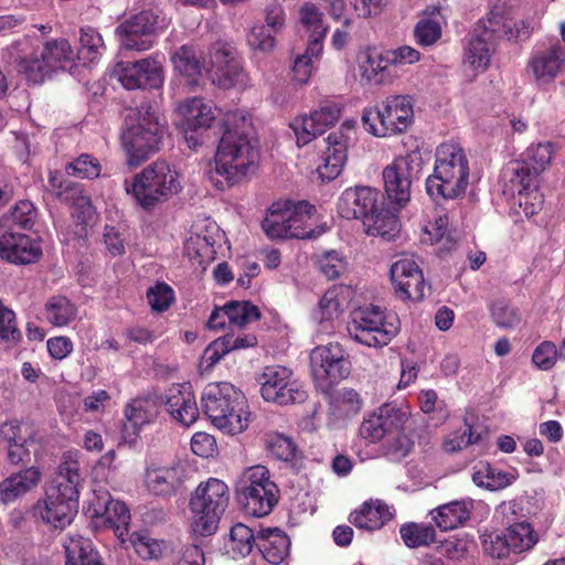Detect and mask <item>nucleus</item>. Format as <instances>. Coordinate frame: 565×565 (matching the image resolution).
<instances>
[{
    "label": "nucleus",
    "instance_id": "f257e3e1",
    "mask_svg": "<svg viewBox=\"0 0 565 565\" xmlns=\"http://www.w3.org/2000/svg\"><path fill=\"white\" fill-rule=\"evenodd\" d=\"M259 163L257 142L245 132L225 130L210 169V179L218 190H227L255 173Z\"/></svg>",
    "mask_w": 565,
    "mask_h": 565
},
{
    "label": "nucleus",
    "instance_id": "f03ea898",
    "mask_svg": "<svg viewBox=\"0 0 565 565\" xmlns=\"http://www.w3.org/2000/svg\"><path fill=\"white\" fill-rule=\"evenodd\" d=\"M12 54L19 71L29 82L41 84L58 71L71 68L75 53L65 39L46 41L40 49L26 35L12 45Z\"/></svg>",
    "mask_w": 565,
    "mask_h": 565
},
{
    "label": "nucleus",
    "instance_id": "7ed1b4c3",
    "mask_svg": "<svg viewBox=\"0 0 565 565\" xmlns=\"http://www.w3.org/2000/svg\"><path fill=\"white\" fill-rule=\"evenodd\" d=\"M469 177L470 166L463 148L444 142L436 149L434 171L426 179V192L435 201L456 200L466 193Z\"/></svg>",
    "mask_w": 565,
    "mask_h": 565
},
{
    "label": "nucleus",
    "instance_id": "20e7f679",
    "mask_svg": "<svg viewBox=\"0 0 565 565\" xmlns=\"http://www.w3.org/2000/svg\"><path fill=\"white\" fill-rule=\"evenodd\" d=\"M164 134V124L150 105L131 109L121 131V147L127 157V164L136 168L159 151Z\"/></svg>",
    "mask_w": 565,
    "mask_h": 565
},
{
    "label": "nucleus",
    "instance_id": "39448f33",
    "mask_svg": "<svg viewBox=\"0 0 565 565\" xmlns=\"http://www.w3.org/2000/svg\"><path fill=\"white\" fill-rule=\"evenodd\" d=\"M201 404L211 423L225 434H241L249 425L250 413L244 395L228 382L209 383Z\"/></svg>",
    "mask_w": 565,
    "mask_h": 565
},
{
    "label": "nucleus",
    "instance_id": "423d86ee",
    "mask_svg": "<svg viewBox=\"0 0 565 565\" xmlns=\"http://www.w3.org/2000/svg\"><path fill=\"white\" fill-rule=\"evenodd\" d=\"M125 183L127 193L143 209L169 200L182 189L180 173L164 160L152 162Z\"/></svg>",
    "mask_w": 565,
    "mask_h": 565
},
{
    "label": "nucleus",
    "instance_id": "0eeeda50",
    "mask_svg": "<svg viewBox=\"0 0 565 565\" xmlns=\"http://www.w3.org/2000/svg\"><path fill=\"white\" fill-rule=\"evenodd\" d=\"M230 502L227 484L216 478L201 482L191 494L189 508L192 530L202 536L212 535Z\"/></svg>",
    "mask_w": 565,
    "mask_h": 565
},
{
    "label": "nucleus",
    "instance_id": "6e6552de",
    "mask_svg": "<svg viewBox=\"0 0 565 565\" xmlns=\"http://www.w3.org/2000/svg\"><path fill=\"white\" fill-rule=\"evenodd\" d=\"M414 119V100L408 95H393L380 104L366 107L362 113L365 131L377 138L402 134Z\"/></svg>",
    "mask_w": 565,
    "mask_h": 565
},
{
    "label": "nucleus",
    "instance_id": "1a4fd4ad",
    "mask_svg": "<svg viewBox=\"0 0 565 565\" xmlns=\"http://www.w3.org/2000/svg\"><path fill=\"white\" fill-rule=\"evenodd\" d=\"M351 339L369 348L387 345L399 332V320L379 306H365L353 310L348 322Z\"/></svg>",
    "mask_w": 565,
    "mask_h": 565
},
{
    "label": "nucleus",
    "instance_id": "9d476101",
    "mask_svg": "<svg viewBox=\"0 0 565 565\" xmlns=\"http://www.w3.org/2000/svg\"><path fill=\"white\" fill-rule=\"evenodd\" d=\"M235 488L245 512L253 516L269 514L278 502V488L265 466L256 465L245 469Z\"/></svg>",
    "mask_w": 565,
    "mask_h": 565
},
{
    "label": "nucleus",
    "instance_id": "9b49d317",
    "mask_svg": "<svg viewBox=\"0 0 565 565\" xmlns=\"http://www.w3.org/2000/svg\"><path fill=\"white\" fill-rule=\"evenodd\" d=\"M49 184L73 209L72 216L75 218V230L62 233V242L70 243L74 241L81 245L87 235L86 225L95 217V209L90 202V196L82 184H70L63 189V177L58 171H50Z\"/></svg>",
    "mask_w": 565,
    "mask_h": 565
},
{
    "label": "nucleus",
    "instance_id": "f8f14e48",
    "mask_svg": "<svg viewBox=\"0 0 565 565\" xmlns=\"http://www.w3.org/2000/svg\"><path fill=\"white\" fill-rule=\"evenodd\" d=\"M210 66L206 75L214 85L221 88L245 89L250 78L242 65L235 49L225 43H215L210 49Z\"/></svg>",
    "mask_w": 565,
    "mask_h": 565
},
{
    "label": "nucleus",
    "instance_id": "ddd939ff",
    "mask_svg": "<svg viewBox=\"0 0 565 565\" xmlns=\"http://www.w3.org/2000/svg\"><path fill=\"white\" fill-rule=\"evenodd\" d=\"M419 153L409 152L399 156L383 170L385 193L390 202L404 207L411 200V188L420 171Z\"/></svg>",
    "mask_w": 565,
    "mask_h": 565
},
{
    "label": "nucleus",
    "instance_id": "4468645a",
    "mask_svg": "<svg viewBox=\"0 0 565 565\" xmlns=\"http://www.w3.org/2000/svg\"><path fill=\"white\" fill-rule=\"evenodd\" d=\"M310 367L316 385L328 391L350 374L351 363L339 343H329L311 351Z\"/></svg>",
    "mask_w": 565,
    "mask_h": 565
},
{
    "label": "nucleus",
    "instance_id": "2eb2a0df",
    "mask_svg": "<svg viewBox=\"0 0 565 565\" xmlns=\"http://www.w3.org/2000/svg\"><path fill=\"white\" fill-rule=\"evenodd\" d=\"M565 72V46L557 39L536 43L526 62V73L539 87L554 83Z\"/></svg>",
    "mask_w": 565,
    "mask_h": 565
},
{
    "label": "nucleus",
    "instance_id": "dca6fc26",
    "mask_svg": "<svg viewBox=\"0 0 565 565\" xmlns=\"http://www.w3.org/2000/svg\"><path fill=\"white\" fill-rule=\"evenodd\" d=\"M258 383L263 398L278 405L301 403L307 397L302 385L294 377L291 370L285 366H266Z\"/></svg>",
    "mask_w": 565,
    "mask_h": 565
},
{
    "label": "nucleus",
    "instance_id": "f3484780",
    "mask_svg": "<svg viewBox=\"0 0 565 565\" xmlns=\"http://www.w3.org/2000/svg\"><path fill=\"white\" fill-rule=\"evenodd\" d=\"M114 76L126 89L160 88L164 82L162 55L156 53L135 62H118Z\"/></svg>",
    "mask_w": 565,
    "mask_h": 565
},
{
    "label": "nucleus",
    "instance_id": "a211bd4d",
    "mask_svg": "<svg viewBox=\"0 0 565 565\" xmlns=\"http://www.w3.org/2000/svg\"><path fill=\"white\" fill-rule=\"evenodd\" d=\"M356 137V120L345 119L341 126L323 140L326 151L322 163L317 171L323 180H334L342 171L347 159L348 148Z\"/></svg>",
    "mask_w": 565,
    "mask_h": 565
},
{
    "label": "nucleus",
    "instance_id": "6ab92c4d",
    "mask_svg": "<svg viewBox=\"0 0 565 565\" xmlns=\"http://www.w3.org/2000/svg\"><path fill=\"white\" fill-rule=\"evenodd\" d=\"M497 31L484 21H481L476 28L466 36L463 42L462 64L466 72L471 73V78L484 73L491 62L492 53L494 52Z\"/></svg>",
    "mask_w": 565,
    "mask_h": 565
},
{
    "label": "nucleus",
    "instance_id": "aec40b11",
    "mask_svg": "<svg viewBox=\"0 0 565 565\" xmlns=\"http://www.w3.org/2000/svg\"><path fill=\"white\" fill-rule=\"evenodd\" d=\"M555 146L550 142H539L527 147L525 159L512 161L504 168L502 175L518 184H533L544 172L555 157Z\"/></svg>",
    "mask_w": 565,
    "mask_h": 565
},
{
    "label": "nucleus",
    "instance_id": "412c9836",
    "mask_svg": "<svg viewBox=\"0 0 565 565\" xmlns=\"http://www.w3.org/2000/svg\"><path fill=\"white\" fill-rule=\"evenodd\" d=\"M157 25L158 15L146 10L121 22L115 34L124 49L142 52L153 46Z\"/></svg>",
    "mask_w": 565,
    "mask_h": 565
},
{
    "label": "nucleus",
    "instance_id": "4be33fe9",
    "mask_svg": "<svg viewBox=\"0 0 565 565\" xmlns=\"http://www.w3.org/2000/svg\"><path fill=\"white\" fill-rule=\"evenodd\" d=\"M42 256V247L36 238L13 232L0 223V257L17 265L35 263Z\"/></svg>",
    "mask_w": 565,
    "mask_h": 565
},
{
    "label": "nucleus",
    "instance_id": "5701e85b",
    "mask_svg": "<svg viewBox=\"0 0 565 565\" xmlns=\"http://www.w3.org/2000/svg\"><path fill=\"white\" fill-rule=\"evenodd\" d=\"M342 110L343 107L340 103L326 102L309 115L296 118L291 128L297 136V141L306 145L318 135H322L340 119Z\"/></svg>",
    "mask_w": 565,
    "mask_h": 565
},
{
    "label": "nucleus",
    "instance_id": "b1692460",
    "mask_svg": "<svg viewBox=\"0 0 565 565\" xmlns=\"http://www.w3.org/2000/svg\"><path fill=\"white\" fill-rule=\"evenodd\" d=\"M77 509L78 500L50 489L34 505V514L55 529H64L72 523Z\"/></svg>",
    "mask_w": 565,
    "mask_h": 565
},
{
    "label": "nucleus",
    "instance_id": "393cba45",
    "mask_svg": "<svg viewBox=\"0 0 565 565\" xmlns=\"http://www.w3.org/2000/svg\"><path fill=\"white\" fill-rule=\"evenodd\" d=\"M220 236V228L215 222L205 220L204 224H194L184 243V255L191 262L205 267L215 258V244Z\"/></svg>",
    "mask_w": 565,
    "mask_h": 565
},
{
    "label": "nucleus",
    "instance_id": "a878e982",
    "mask_svg": "<svg viewBox=\"0 0 565 565\" xmlns=\"http://www.w3.org/2000/svg\"><path fill=\"white\" fill-rule=\"evenodd\" d=\"M189 478V468L184 462L172 461L167 465L148 466L145 483L149 492L156 495H170Z\"/></svg>",
    "mask_w": 565,
    "mask_h": 565
},
{
    "label": "nucleus",
    "instance_id": "bb28decb",
    "mask_svg": "<svg viewBox=\"0 0 565 565\" xmlns=\"http://www.w3.org/2000/svg\"><path fill=\"white\" fill-rule=\"evenodd\" d=\"M163 404L170 417L184 427L199 418V407L189 382L172 384L164 393Z\"/></svg>",
    "mask_w": 565,
    "mask_h": 565
},
{
    "label": "nucleus",
    "instance_id": "cd10ccee",
    "mask_svg": "<svg viewBox=\"0 0 565 565\" xmlns=\"http://www.w3.org/2000/svg\"><path fill=\"white\" fill-rule=\"evenodd\" d=\"M391 279L402 299L422 300L426 284L419 266L414 259L402 258L391 266Z\"/></svg>",
    "mask_w": 565,
    "mask_h": 565
},
{
    "label": "nucleus",
    "instance_id": "c85d7f7f",
    "mask_svg": "<svg viewBox=\"0 0 565 565\" xmlns=\"http://www.w3.org/2000/svg\"><path fill=\"white\" fill-rule=\"evenodd\" d=\"M350 287L338 285L329 288L321 297L313 311V318L320 326V331L334 332V321L338 320L352 300Z\"/></svg>",
    "mask_w": 565,
    "mask_h": 565
},
{
    "label": "nucleus",
    "instance_id": "c756f323",
    "mask_svg": "<svg viewBox=\"0 0 565 565\" xmlns=\"http://www.w3.org/2000/svg\"><path fill=\"white\" fill-rule=\"evenodd\" d=\"M380 204V192L371 186H355L344 190L338 201L339 214L347 218H370Z\"/></svg>",
    "mask_w": 565,
    "mask_h": 565
},
{
    "label": "nucleus",
    "instance_id": "7c9ffc66",
    "mask_svg": "<svg viewBox=\"0 0 565 565\" xmlns=\"http://www.w3.org/2000/svg\"><path fill=\"white\" fill-rule=\"evenodd\" d=\"M158 414L159 406L153 398H132L124 408V438L134 443L147 426L156 422Z\"/></svg>",
    "mask_w": 565,
    "mask_h": 565
},
{
    "label": "nucleus",
    "instance_id": "2f4dec72",
    "mask_svg": "<svg viewBox=\"0 0 565 565\" xmlns=\"http://www.w3.org/2000/svg\"><path fill=\"white\" fill-rule=\"evenodd\" d=\"M81 451L70 449L62 454L56 470L55 486L52 490L64 493L75 500L79 499L84 484V473L81 468Z\"/></svg>",
    "mask_w": 565,
    "mask_h": 565
},
{
    "label": "nucleus",
    "instance_id": "473e14b6",
    "mask_svg": "<svg viewBox=\"0 0 565 565\" xmlns=\"http://www.w3.org/2000/svg\"><path fill=\"white\" fill-rule=\"evenodd\" d=\"M218 109L211 100L201 97L188 98L178 107L180 126L184 132L209 129L218 115Z\"/></svg>",
    "mask_w": 565,
    "mask_h": 565
},
{
    "label": "nucleus",
    "instance_id": "72a5a7b5",
    "mask_svg": "<svg viewBox=\"0 0 565 565\" xmlns=\"http://www.w3.org/2000/svg\"><path fill=\"white\" fill-rule=\"evenodd\" d=\"M298 31L307 36L309 53L321 54L323 40L328 33V25L323 13L312 2H305L299 9Z\"/></svg>",
    "mask_w": 565,
    "mask_h": 565
},
{
    "label": "nucleus",
    "instance_id": "f704fd0d",
    "mask_svg": "<svg viewBox=\"0 0 565 565\" xmlns=\"http://www.w3.org/2000/svg\"><path fill=\"white\" fill-rule=\"evenodd\" d=\"M446 24L447 17L440 2L427 7L414 28L415 42L422 47L434 46L441 39Z\"/></svg>",
    "mask_w": 565,
    "mask_h": 565
},
{
    "label": "nucleus",
    "instance_id": "c9c22d12",
    "mask_svg": "<svg viewBox=\"0 0 565 565\" xmlns=\"http://www.w3.org/2000/svg\"><path fill=\"white\" fill-rule=\"evenodd\" d=\"M174 72L185 84L198 86L206 74V64L192 45H182L171 55Z\"/></svg>",
    "mask_w": 565,
    "mask_h": 565
},
{
    "label": "nucleus",
    "instance_id": "e433bc0d",
    "mask_svg": "<svg viewBox=\"0 0 565 565\" xmlns=\"http://www.w3.org/2000/svg\"><path fill=\"white\" fill-rule=\"evenodd\" d=\"M42 472L38 467H30L11 475L0 482V502L8 504L25 495L38 487Z\"/></svg>",
    "mask_w": 565,
    "mask_h": 565
},
{
    "label": "nucleus",
    "instance_id": "4c0bfd02",
    "mask_svg": "<svg viewBox=\"0 0 565 565\" xmlns=\"http://www.w3.org/2000/svg\"><path fill=\"white\" fill-rule=\"evenodd\" d=\"M290 540L279 529L258 532L257 548L268 565H282L289 555Z\"/></svg>",
    "mask_w": 565,
    "mask_h": 565
},
{
    "label": "nucleus",
    "instance_id": "58836bf2",
    "mask_svg": "<svg viewBox=\"0 0 565 565\" xmlns=\"http://www.w3.org/2000/svg\"><path fill=\"white\" fill-rule=\"evenodd\" d=\"M503 180V193L513 198L514 203H518L520 212L526 217L533 216L541 211L543 206V194L539 190V181L533 184H518L510 179Z\"/></svg>",
    "mask_w": 565,
    "mask_h": 565
},
{
    "label": "nucleus",
    "instance_id": "ea45409f",
    "mask_svg": "<svg viewBox=\"0 0 565 565\" xmlns=\"http://www.w3.org/2000/svg\"><path fill=\"white\" fill-rule=\"evenodd\" d=\"M473 501L471 499L455 500L430 511L431 518L440 530L449 531L463 525L471 515Z\"/></svg>",
    "mask_w": 565,
    "mask_h": 565
},
{
    "label": "nucleus",
    "instance_id": "a19ab883",
    "mask_svg": "<svg viewBox=\"0 0 565 565\" xmlns=\"http://www.w3.org/2000/svg\"><path fill=\"white\" fill-rule=\"evenodd\" d=\"M388 57L376 49H366L358 56L361 81L367 85H382L387 82Z\"/></svg>",
    "mask_w": 565,
    "mask_h": 565
},
{
    "label": "nucleus",
    "instance_id": "79ce46f5",
    "mask_svg": "<svg viewBox=\"0 0 565 565\" xmlns=\"http://www.w3.org/2000/svg\"><path fill=\"white\" fill-rule=\"evenodd\" d=\"M518 476L515 469L502 470L489 462L480 461L473 467L472 481L479 488L498 491L511 486Z\"/></svg>",
    "mask_w": 565,
    "mask_h": 565
},
{
    "label": "nucleus",
    "instance_id": "37998d69",
    "mask_svg": "<svg viewBox=\"0 0 565 565\" xmlns=\"http://www.w3.org/2000/svg\"><path fill=\"white\" fill-rule=\"evenodd\" d=\"M393 518L390 507L381 501L365 502L350 515V521L356 527L375 531Z\"/></svg>",
    "mask_w": 565,
    "mask_h": 565
},
{
    "label": "nucleus",
    "instance_id": "c03bdc74",
    "mask_svg": "<svg viewBox=\"0 0 565 565\" xmlns=\"http://www.w3.org/2000/svg\"><path fill=\"white\" fill-rule=\"evenodd\" d=\"M291 215L289 200L274 202L263 220L262 228L269 238H289L288 225Z\"/></svg>",
    "mask_w": 565,
    "mask_h": 565
},
{
    "label": "nucleus",
    "instance_id": "a18cd8bd",
    "mask_svg": "<svg viewBox=\"0 0 565 565\" xmlns=\"http://www.w3.org/2000/svg\"><path fill=\"white\" fill-rule=\"evenodd\" d=\"M66 565H104L89 539L70 534L64 541Z\"/></svg>",
    "mask_w": 565,
    "mask_h": 565
},
{
    "label": "nucleus",
    "instance_id": "49530a36",
    "mask_svg": "<svg viewBox=\"0 0 565 565\" xmlns=\"http://www.w3.org/2000/svg\"><path fill=\"white\" fill-rule=\"evenodd\" d=\"M258 533L254 534L252 529L243 523H237L231 527L228 536L225 539L223 550L231 557H245L253 547H257Z\"/></svg>",
    "mask_w": 565,
    "mask_h": 565
},
{
    "label": "nucleus",
    "instance_id": "de8ad7c7",
    "mask_svg": "<svg viewBox=\"0 0 565 565\" xmlns=\"http://www.w3.org/2000/svg\"><path fill=\"white\" fill-rule=\"evenodd\" d=\"M366 234L370 236H380L383 239L391 242L396 239L401 232V223L398 217L384 210L376 209L370 215V218L364 221Z\"/></svg>",
    "mask_w": 565,
    "mask_h": 565
},
{
    "label": "nucleus",
    "instance_id": "09e8293b",
    "mask_svg": "<svg viewBox=\"0 0 565 565\" xmlns=\"http://www.w3.org/2000/svg\"><path fill=\"white\" fill-rule=\"evenodd\" d=\"M290 211H292V215L288 225L289 238L316 237L317 234L309 224L312 214L316 212L315 206L303 201L297 203L290 201Z\"/></svg>",
    "mask_w": 565,
    "mask_h": 565
},
{
    "label": "nucleus",
    "instance_id": "8fccbe9b",
    "mask_svg": "<svg viewBox=\"0 0 565 565\" xmlns=\"http://www.w3.org/2000/svg\"><path fill=\"white\" fill-rule=\"evenodd\" d=\"M77 317V307L64 296L51 297L44 307L45 320L54 327H66Z\"/></svg>",
    "mask_w": 565,
    "mask_h": 565
},
{
    "label": "nucleus",
    "instance_id": "3c124183",
    "mask_svg": "<svg viewBox=\"0 0 565 565\" xmlns=\"http://www.w3.org/2000/svg\"><path fill=\"white\" fill-rule=\"evenodd\" d=\"M106 45L102 34L92 26H84L79 31L78 58L84 64H95L104 55Z\"/></svg>",
    "mask_w": 565,
    "mask_h": 565
},
{
    "label": "nucleus",
    "instance_id": "603ef678",
    "mask_svg": "<svg viewBox=\"0 0 565 565\" xmlns=\"http://www.w3.org/2000/svg\"><path fill=\"white\" fill-rule=\"evenodd\" d=\"M42 445V435L31 431L25 437L8 445L7 458L12 465L29 461L31 454L35 458L41 456Z\"/></svg>",
    "mask_w": 565,
    "mask_h": 565
},
{
    "label": "nucleus",
    "instance_id": "864d4df0",
    "mask_svg": "<svg viewBox=\"0 0 565 565\" xmlns=\"http://www.w3.org/2000/svg\"><path fill=\"white\" fill-rule=\"evenodd\" d=\"M448 216L446 214L439 215L434 223H428L424 226L422 233V242L425 244H437L439 245L438 252H448L450 250L456 241L448 233Z\"/></svg>",
    "mask_w": 565,
    "mask_h": 565
},
{
    "label": "nucleus",
    "instance_id": "5fc2aeb1",
    "mask_svg": "<svg viewBox=\"0 0 565 565\" xmlns=\"http://www.w3.org/2000/svg\"><path fill=\"white\" fill-rule=\"evenodd\" d=\"M505 535L510 552L522 553L531 550L537 542V535L529 522H518L511 524Z\"/></svg>",
    "mask_w": 565,
    "mask_h": 565
},
{
    "label": "nucleus",
    "instance_id": "6e6d98bb",
    "mask_svg": "<svg viewBox=\"0 0 565 565\" xmlns=\"http://www.w3.org/2000/svg\"><path fill=\"white\" fill-rule=\"evenodd\" d=\"M102 521L105 525L113 529L119 540L125 541V535L128 534L130 512L124 502L114 500Z\"/></svg>",
    "mask_w": 565,
    "mask_h": 565
},
{
    "label": "nucleus",
    "instance_id": "4d7b16f0",
    "mask_svg": "<svg viewBox=\"0 0 565 565\" xmlns=\"http://www.w3.org/2000/svg\"><path fill=\"white\" fill-rule=\"evenodd\" d=\"M399 534L405 545L412 548L427 546L436 539V531L431 525L418 523L402 525Z\"/></svg>",
    "mask_w": 565,
    "mask_h": 565
},
{
    "label": "nucleus",
    "instance_id": "13d9d810",
    "mask_svg": "<svg viewBox=\"0 0 565 565\" xmlns=\"http://www.w3.org/2000/svg\"><path fill=\"white\" fill-rule=\"evenodd\" d=\"M377 413L386 437L404 430L409 419L408 413L394 404L383 405Z\"/></svg>",
    "mask_w": 565,
    "mask_h": 565
},
{
    "label": "nucleus",
    "instance_id": "bf43d9fd",
    "mask_svg": "<svg viewBox=\"0 0 565 565\" xmlns=\"http://www.w3.org/2000/svg\"><path fill=\"white\" fill-rule=\"evenodd\" d=\"M224 308L230 324L236 327H243L260 317L258 308L248 301H230Z\"/></svg>",
    "mask_w": 565,
    "mask_h": 565
},
{
    "label": "nucleus",
    "instance_id": "052dcab7",
    "mask_svg": "<svg viewBox=\"0 0 565 565\" xmlns=\"http://www.w3.org/2000/svg\"><path fill=\"white\" fill-rule=\"evenodd\" d=\"M130 542L136 553L143 559H157L166 547L164 541L151 537L147 532H135Z\"/></svg>",
    "mask_w": 565,
    "mask_h": 565
},
{
    "label": "nucleus",
    "instance_id": "680f3d73",
    "mask_svg": "<svg viewBox=\"0 0 565 565\" xmlns=\"http://www.w3.org/2000/svg\"><path fill=\"white\" fill-rule=\"evenodd\" d=\"M491 317L494 323L502 329H512L520 324L521 315L519 310L505 300H497L491 307Z\"/></svg>",
    "mask_w": 565,
    "mask_h": 565
},
{
    "label": "nucleus",
    "instance_id": "e2e57ef3",
    "mask_svg": "<svg viewBox=\"0 0 565 565\" xmlns=\"http://www.w3.org/2000/svg\"><path fill=\"white\" fill-rule=\"evenodd\" d=\"M102 171L98 159L88 153H83L66 166V173L81 179H95Z\"/></svg>",
    "mask_w": 565,
    "mask_h": 565
},
{
    "label": "nucleus",
    "instance_id": "0e129e2a",
    "mask_svg": "<svg viewBox=\"0 0 565 565\" xmlns=\"http://www.w3.org/2000/svg\"><path fill=\"white\" fill-rule=\"evenodd\" d=\"M248 46L262 53H270L276 47V38L270 30L263 24H255L246 35Z\"/></svg>",
    "mask_w": 565,
    "mask_h": 565
},
{
    "label": "nucleus",
    "instance_id": "69168bd1",
    "mask_svg": "<svg viewBox=\"0 0 565 565\" xmlns=\"http://www.w3.org/2000/svg\"><path fill=\"white\" fill-rule=\"evenodd\" d=\"M479 440L480 434L476 433L471 425L466 424L461 429L449 434L445 438L443 447L446 452H456Z\"/></svg>",
    "mask_w": 565,
    "mask_h": 565
},
{
    "label": "nucleus",
    "instance_id": "338daca9",
    "mask_svg": "<svg viewBox=\"0 0 565 565\" xmlns=\"http://www.w3.org/2000/svg\"><path fill=\"white\" fill-rule=\"evenodd\" d=\"M267 447L273 456L282 461H292L297 456V446L294 440L282 434H270Z\"/></svg>",
    "mask_w": 565,
    "mask_h": 565
},
{
    "label": "nucleus",
    "instance_id": "774afa93",
    "mask_svg": "<svg viewBox=\"0 0 565 565\" xmlns=\"http://www.w3.org/2000/svg\"><path fill=\"white\" fill-rule=\"evenodd\" d=\"M148 302L153 311L163 312L174 300L173 289L166 282H157L147 291Z\"/></svg>",
    "mask_w": 565,
    "mask_h": 565
}]
</instances>
